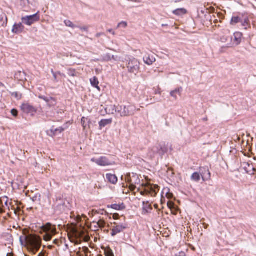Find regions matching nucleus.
<instances>
[{
    "instance_id": "20",
    "label": "nucleus",
    "mask_w": 256,
    "mask_h": 256,
    "mask_svg": "<svg viewBox=\"0 0 256 256\" xmlns=\"http://www.w3.org/2000/svg\"><path fill=\"white\" fill-rule=\"evenodd\" d=\"M187 12V10L184 8H180L172 11V13L176 16H182L185 14Z\"/></svg>"
},
{
    "instance_id": "41",
    "label": "nucleus",
    "mask_w": 256,
    "mask_h": 256,
    "mask_svg": "<svg viewBox=\"0 0 256 256\" xmlns=\"http://www.w3.org/2000/svg\"><path fill=\"white\" fill-rule=\"evenodd\" d=\"M168 206L170 209H172L174 208V204L173 202L169 201L168 202Z\"/></svg>"
},
{
    "instance_id": "44",
    "label": "nucleus",
    "mask_w": 256,
    "mask_h": 256,
    "mask_svg": "<svg viewBox=\"0 0 256 256\" xmlns=\"http://www.w3.org/2000/svg\"><path fill=\"white\" fill-rule=\"evenodd\" d=\"M107 31L110 33H111L113 36H115L116 35V32H114V31L112 29H108L107 30Z\"/></svg>"
},
{
    "instance_id": "43",
    "label": "nucleus",
    "mask_w": 256,
    "mask_h": 256,
    "mask_svg": "<svg viewBox=\"0 0 256 256\" xmlns=\"http://www.w3.org/2000/svg\"><path fill=\"white\" fill-rule=\"evenodd\" d=\"M106 256H114L112 250L107 251L105 252Z\"/></svg>"
},
{
    "instance_id": "13",
    "label": "nucleus",
    "mask_w": 256,
    "mask_h": 256,
    "mask_svg": "<svg viewBox=\"0 0 256 256\" xmlns=\"http://www.w3.org/2000/svg\"><path fill=\"white\" fill-rule=\"evenodd\" d=\"M143 60L146 64L150 66L156 62V60L153 54H147L144 57Z\"/></svg>"
},
{
    "instance_id": "48",
    "label": "nucleus",
    "mask_w": 256,
    "mask_h": 256,
    "mask_svg": "<svg viewBox=\"0 0 256 256\" xmlns=\"http://www.w3.org/2000/svg\"><path fill=\"white\" fill-rule=\"evenodd\" d=\"M102 35H104V34L103 33H102V32H100V33H98L96 34V36L97 38H98L100 37V36H102Z\"/></svg>"
},
{
    "instance_id": "19",
    "label": "nucleus",
    "mask_w": 256,
    "mask_h": 256,
    "mask_svg": "<svg viewBox=\"0 0 256 256\" xmlns=\"http://www.w3.org/2000/svg\"><path fill=\"white\" fill-rule=\"evenodd\" d=\"M234 42L236 43V45H238L241 42L242 34L239 32H237L234 34Z\"/></svg>"
},
{
    "instance_id": "7",
    "label": "nucleus",
    "mask_w": 256,
    "mask_h": 256,
    "mask_svg": "<svg viewBox=\"0 0 256 256\" xmlns=\"http://www.w3.org/2000/svg\"><path fill=\"white\" fill-rule=\"evenodd\" d=\"M127 228V226L125 224H118L114 222V226L111 230V235L112 236H115L118 234L122 232Z\"/></svg>"
},
{
    "instance_id": "24",
    "label": "nucleus",
    "mask_w": 256,
    "mask_h": 256,
    "mask_svg": "<svg viewBox=\"0 0 256 256\" xmlns=\"http://www.w3.org/2000/svg\"><path fill=\"white\" fill-rule=\"evenodd\" d=\"M182 90V88H176V90L172 91L170 93V94L172 97H174V98H176V94H178L180 95Z\"/></svg>"
},
{
    "instance_id": "34",
    "label": "nucleus",
    "mask_w": 256,
    "mask_h": 256,
    "mask_svg": "<svg viewBox=\"0 0 256 256\" xmlns=\"http://www.w3.org/2000/svg\"><path fill=\"white\" fill-rule=\"evenodd\" d=\"M97 225L98 228H102L105 226L106 222L103 220H100L97 222Z\"/></svg>"
},
{
    "instance_id": "46",
    "label": "nucleus",
    "mask_w": 256,
    "mask_h": 256,
    "mask_svg": "<svg viewBox=\"0 0 256 256\" xmlns=\"http://www.w3.org/2000/svg\"><path fill=\"white\" fill-rule=\"evenodd\" d=\"M80 29L82 30H84V31H88V28L86 26H84V27H80Z\"/></svg>"
},
{
    "instance_id": "38",
    "label": "nucleus",
    "mask_w": 256,
    "mask_h": 256,
    "mask_svg": "<svg viewBox=\"0 0 256 256\" xmlns=\"http://www.w3.org/2000/svg\"><path fill=\"white\" fill-rule=\"evenodd\" d=\"M228 36H227L226 35H224V36H223L220 37V40L222 42L224 43V42H226L228 41Z\"/></svg>"
},
{
    "instance_id": "29",
    "label": "nucleus",
    "mask_w": 256,
    "mask_h": 256,
    "mask_svg": "<svg viewBox=\"0 0 256 256\" xmlns=\"http://www.w3.org/2000/svg\"><path fill=\"white\" fill-rule=\"evenodd\" d=\"M249 22L250 21L248 18H245L244 19H242L240 21L242 25L244 26H246L245 29H247L246 26L249 25Z\"/></svg>"
},
{
    "instance_id": "52",
    "label": "nucleus",
    "mask_w": 256,
    "mask_h": 256,
    "mask_svg": "<svg viewBox=\"0 0 256 256\" xmlns=\"http://www.w3.org/2000/svg\"><path fill=\"white\" fill-rule=\"evenodd\" d=\"M44 256V254H42V252L39 254L38 256Z\"/></svg>"
},
{
    "instance_id": "30",
    "label": "nucleus",
    "mask_w": 256,
    "mask_h": 256,
    "mask_svg": "<svg viewBox=\"0 0 256 256\" xmlns=\"http://www.w3.org/2000/svg\"><path fill=\"white\" fill-rule=\"evenodd\" d=\"M64 23L66 26L70 27L73 28L76 27H78V26L74 24L70 20H65L64 21Z\"/></svg>"
},
{
    "instance_id": "47",
    "label": "nucleus",
    "mask_w": 256,
    "mask_h": 256,
    "mask_svg": "<svg viewBox=\"0 0 256 256\" xmlns=\"http://www.w3.org/2000/svg\"><path fill=\"white\" fill-rule=\"evenodd\" d=\"M112 60H115V61L118 60V58H117V56H111V60H112Z\"/></svg>"
},
{
    "instance_id": "36",
    "label": "nucleus",
    "mask_w": 256,
    "mask_h": 256,
    "mask_svg": "<svg viewBox=\"0 0 256 256\" xmlns=\"http://www.w3.org/2000/svg\"><path fill=\"white\" fill-rule=\"evenodd\" d=\"M12 96H14L18 100H20L22 98V94L18 92H14L12 94Z\"/></svg>"
},
{
    "instance_id": "14",
    "label": "nucleus",
    "mask_w": 256,
    "mask_h": 256,
    "mask_svg": "<svg viewBox=\"0 0 256 256\" xmlns=\"http://www.w3.org/2000/svg\"><path fill=\"white\" fill-rule=\"evenodd\" d=\"M24 30V26L22 23L15 24L12 28V32L16 34L21 33Z\"/></svg>"
},
{
    "instance_id": "33",
    "label": "nucleus",
    "mask_w": 256,
    "mask_h": 256,
    "mask_svg": "<svg viewBox=\"0 0 256 256\" xmlns=\"http://www.w3.org/2000/svg\"><path fill=\"white\" fill-rule=\"evenodd\" d=\"M64 130V128H59L55 129L52 128L51 130V132H53L54 135L56 134L58 132L61 133Z\"/></svg>"
},
{
    "instance_id": "25",
    "label": "nucleus",
    "mask_w": 256,
    "mask_h": 256,
    "mask_svg": "<svg viewBox=\"0 0 256 256\" xmlns=\"http://www.w3.org/2000/svg\"><path fill=\"white\" fill-rule=\"evenodd\" d=\"M192 180L198 182L200 179V174L198 172H194L191 176Z\"/></svg>"
},
{
    "instance_id": "50",
    "label": "nucleus",
    "mask_w": 256,
    "mask_h": 256,
    "mask_svg": "<svg viewBox=\"0 0 256 256\" xmlns=\"http://www.w3.org/2000/svg\"><path fill=\"white\" fill-rule=\"evenodd\" d=\"M167 196L168 198H170L172 196V194H167Z\"/></svg>"
},
{
    "instance_id": "8",
    "label": "nucleus",
    "mask_w": 256,
    "mask_h": 256,
    "mask_svg": "<svg viewBox=\"0 0 256 256\" xmlns=\"http://www.w3.org/2000/svg\"><path fill=\"white\" fill-rule=\"evenodd\" d=\"M22 110L25 113L34 115L36 112V109L29 104H23L21 106Z\"/></svg>"
},
{
    "instance_id": "35",
    "label": "nucleus",
    "mask_w": 256,
    "mask_h": 256,
    "mask_svg": "<svg viewBox=\"0 0 256 256\" xmlns=\"http://www.w3.org/2000/svg\"><path fill=\"white\" fill-rule=\"evenodd\" d=\"M128 26V23L126 22L122 21L120 22L117 26V28H126Z\"/></svg>"
},
{
    "instance_id": "53",
    "label": "nucleus",
    "mask_w": 256,
    "mask_h": 256,
    "mask_svg": "<svg viewBox=\"0 0 256 256\" xmlns=\"http://www.w3.org/2000/svg\"><path fill=\"white\" fill-rule=\"evenodd\" d=\"M156 94H161V92H156Z\"/></svg>"
},
{
    "instance_id": "9",
    "label": "nucleus",
    "mask_w": 256,
    "mask_h": 256,
    "mask_svg": "<svg viewBox=\"0 0 256 256\" xmlns=\"http://www.w3.org/2000/svg\"><path fill=\"white\" fill-rule=\"evenodd\" d=\"M154 154H158L160 155L164 154L166 152V148L163 144H158L152 149Z\"/></svg>"
},
{
    "instance_id": "11",
    "label": "nucleus",
    "mask_w": 256,
    "mask_h": 256,
    "mask_svg": "<svg viewBox=\"0 0 256 256\" xmlns=\"http://www.w3.org/2000/svg\"><path fill=\"white\" fill-rule=\"evenodd\" d=\"M128 182L130 184V188L133 190L136 188V186L134 185V183H138L140 180L138 179V176L137 175H134L132 177H130V178H128Z\"/></svg>"
},
{
    "instance_id": "6",
    "label": "nucleus",
    "mask_w": 256,
    "mask_h": 256,
    "mask_svg": "<svg viewBox=\"0 0 256 256\" xmlns=\"http://www.w3.org/2000/svg\"><path fill=\"white\" fill-rule=\"evenodd\" d=\"M114 111L118 113L121 116H126L130 114V111L128 110V108L126 106H112V114L114 113Z\"/></svg>"
},
{
    "instance_id": "55",
    "label": "nucleus",
    "mask_w": 256,
    "mask_h": 256,
    "mask_svg": "<svg viewBox=\"0 0 256 256\" xmlns=\"http://www.w3.org/2000/svg\"><path fill=\"white\" fill-rule=\"evenodd\" d=\"M3 86V84L2 82H0V86Z\"/></svg>"
},
{
    "instance_id": "18",
    "label": "nucleus",
    "mask_w": 256,
    "mask_h": 256,
    "mask_svg": "<svg viewBox=\"0 0 256 256\" xmlns=\"http://www.w3.org/2000/svg\"><path fill=\"white\" fill-rule=\"evenodd\" d=\"M90 82L92 86L93 87L96 88L98 90L100 91V89L98 86L99 82L97 78H96V76H94L93 78L90 79Z\"/></svg>"
},
{
    "instance_id": "32",
    "label": "nucleus",
    "mask_w": 256,
    "mask_h": 256,
    "mask_svg": "<svg viewBox=\"0 0 256 256\" xmlns=\"http://www.w3.org/2000/svg\"><path fill=\"white\" fill-rule=\"evenodd\" d=\"M88 119L85 117H82L81 120V124L83 127L84 130H85L86 127V122Z\"/></svg>"
},
{
    "instance_id": "4",
    "label": "nucleus",
    "mask_w": 256,
    "mask_h": 256,
    "mask_svg": "<svg viewBox=\"0 0 256 256\" xmlns=\"http://www.w3.org/2000/svg\"><path fill=\"white\" fill-rule=\"evenodd\" d=\"M90 160L92 162L102 166H112L115 164L114 161L110 160L107 157L104 156H100L98 158H94Z\"/></svg>"
},
{
    "instance_id": "23",
    "label": "nucleus",
    "mask_w": 256,
    "mask_h": 256,
    "mask_svg": "<svg viewBox=\"0 0 256 256\" xmlns=\"http://www.w3.org/2000/svg\"><path fill=\"white\" fill-rule=\"evenodd\" d=\"M46 103L48 106L52 107L54 106L56 104V102L54 98L49 97Z\"/></svg>"
},
{
    "instance_id": "12",
    "label": "nucleus",
    "mask_w": 256,
    "mask_h": 256,
    "mask_svg": "<svg viewBox=\"0 0 256 256\" xmlns=\"http://www.w3.org/2000/svg\"><path fill=\"white\" fill-rule=\"evenodd\" d=\"M152 208L150 204H148V202H143V206L142 208V215H146L151 212Z\"/></svg>"
},
{
    "instance_id": "15",
    "label": "nucleus",
    "mask_w": 256,
    "mask_h": 256,
    "mask_svg": "<svg viewBox=\"0 0 256 256\" xmlns=\"http://www.w3.org/2000/svg\"><path fill=\"white\" fill-rule=\"evenodd\" d=\"M65 204L64 200L61 198H57L54 205L56 208L61 210Z\"/></svg>"
},
{
    "instance_id": "54",
    "label": "nucleus",
    "mask_w": 256,
    "mask_h": 256,
    "mask_svg": "<svg viewBox=\"0 0 256 256\" xmlns=\"http://www.w3.org/2000/svg\"><path fill=\"white\" fill-rule=\"evenodd\" d=\"M57 74H60V75H62V74H60V72H58Z\"/></svg>"
},
{
    "instance_id": "31",
    "label": "nucleus",
    "mask_w": 256,
    "mask_h": 256,
    "mask_svg": "<svg viewBox=\"0 0 256 256\" xmlns=\"http://www.w3.org/2000/svg\"><path fill=\"white\" fill-rule=\"evenodd\" d=\"M74 234L76 238H80L83 234V232H79L77 230H74Z\"/></svg>"
},
{
    "instance_id": "17",
    "label": "nucleus",
    "mask_w": 256,
    "mask_h": 256,
    "mask_svg": "<svg viewBox=\"0 0 256 256\" xmlns=\"http://www.w3.org/2000/svg\"><path fill=\"white\" fill-rule=\"evenodd\" d=\"M106 178L108 181L112 184H115L118 182V178L115 174H107Z\"/></svg>"
},
{
    "instance_id": "5",
    "label": "nucleus",
    "mask_w": 256,
    "mask_h": 256,
    "mask_svg": "<svg viewBox=\"0 0 256 256\" xmlns=\"http://www.w3.org/2000/svg\"><path fill=\"white\" fill-rule=\"evenodd\" d=\"M38 13L39 12H38L34 14L22 17V22L26 25L29 26H31L40 20V16Z\"/></svg>"
},
{
    "instance_id": "40",
    "label": "nucleus",
    "mask_w": 256,
    "mask_h": 256,
    "mask_svg": "<svg viewBox=\"0 0 256 256\" xmlns=\"http://www.w3.org/2000/svg\"><path fill=\"white\" fill-rule=\"evenodd\" d=\"M38 98H40V99H42V100H44L46 102H47V101L48 100V99L49 98V97H47V96H42V95H39L38 96Z\"/></svg>"
},
{
    "instance_id": "16",
    "label": "nucleus",
    "mask_w": 256,
    "mask_h": 256,
    "mask_svg": "<svg viewBox=\"0 0 256 256\" xmlns=\"http://www.w3.org/2000/svg\"><path fill=\"white\" fill-rule=\"evenodd\" d=\"M243 166H244V168L248 174H254L255 170L252 164H250L248 162H244V163Z\"/></svg>"
},
{
    "instance_id": "1",
    "label": "nucleus",
    "mask_w": 256,
    "mask_h": 256,
    "mask_svg": "<svg viewBox=\"0 0 256 256\" xmlns=\"http://www.w3.org/2000/svg\"><path fill=\"white\" fill-rule=\"evenodd\" d=\"M20 241L22 246H27L32 252L38 251L41 246V240L36 236H26L23 234L20 237Z\"/></svg>"
},
{
    "instance_id": "22",
    "label": "nucleus",
    "mask_w": 256,
    "mask_h": 256,
    "mask_svg": "<svg viewBox=\"0 0 256 256\" xmlns=\"http://www.w3.org/2000/svg\"><path fill=\"white\" fill-rule=\"evenodd\" d=\"M205 173L204 172L200 174L204 181L210 179V173L209 170L207 168H204Z\"/></svg>"
},
{
    "instance_id": "3",
    "label": "nucleus",
    "mask_w": 256,
    "mask_h": 256,
    "mask_svg": "<svg viewBox=\"0 0 256 256\" xmlns=\"http://www.w3.org/2000/svg\"><path fill=\"white\" fill-rule=\"evenodd\" d=\"M42 230L45 233L44 239L46 241H50L52 236L56 234L55 226H52L50 223H48L42 227Z\"/></svg>"
},
{
    "instance_id": "37",
    "label": "nucleus",
    "mask_w": 256,
    "mask_h": 256,
    "mask_svg": "<svg viewBox=\"0 0 256 256\" xmlns=\"http://www.w3.org/2000/svg\"><path fill=\"white\" fill-rule=\"evenodd\" d=\"M103 59L105 61H110L111 60V56L109 54H104L103 56Z\"/></svg>"
},
{
    "instance_id": "28",
    "label": "nucleus",
    "mask_w": 256,
    "mask_h": 256,
    "mask_svg": "<svg viewBox=\"0 0 256 256\" xmlns=\"http://www.w3.org/2000/svg\"><path fill=\"white\" fill-rule=\"evenodd\" d=\"M242 18L238 16H233L231 20V24H234L240 22Z\"/></svg>"
},
{
    "instance_id": "51",
    "label": "nucleus",
    "mask_w": 256,
    "mask_h": 256,
    "mask_svg": "<svg viewBox=\"0 0 256 256\" xmlns=\"http://www.w3.org/2000/svg\"><path fill=\"white\" fill-rule=\"evenodd\" d=\"M6 256H13V254L12 252H8Z\"/></svg>"
},
{
    "instance_id": "21",
    "label": "nucleus",
    "mask_w": 256,
    "mask_h": 256,
    "mask_svg": "<svg viewBox=\"0 0 256 256\" xmlns=\"http://www.w3.org/2000/svg\"><path fill=\"white\" fill-rule=\"evenodd\" d=\"M112 122V119L102 120L99 122V125L100 128L106 126L110 124Z\"/></svg>"
},
{
    "instance_id": "56",
    "label": "nucleus",
    "mask_w": 256,
    "mask_h": 256,
    "mask_svg": "<svg viewBox=\"0 0 256 256\" xmlns=\"http://www.w3.org/2000/svg\"><path fill=\"white\" fill-rule=\"evenodd\" d=\"M154 206H155V208H156L157 205H156V204H155V205H154Z\"/></svg>"
},
{
    "instance_id": "45",
    "label": "nucleus",
    "mask_w": 256,
    "mask_h": 256,
    "mask_svg": "<svg viewBox=\"0 0 256 256\" xmlns=\"http://www.w3.org/2000/svg\"><path fill=\"white\" fill-rule=\"evenodd\" d=\"M52 72L53 74L54 80L56 81V74L52 70Z\"/></svg>"
},
{
    "instance_id": "39",
    "label": "nucleus",
    "mask_w": 256,
    "mask_h": 256,
    "mask_svg": "<svg viewBox=\"0 0 256 256\" xmlns=\"http://www.w3.org/2000/svg\"><path fill=\"white\" fill-rule=\"evenodd\" d=\"M110 207L116 210H120L121 208V206L120 205L116 204L111 205Z\"/></svg>"
},
{
    "instance_id": "26",
    "label": "nucleus",
    "mask_w": 256,
    "mask_h": 256,
    "mask_svg": "<svg viewBox=\"0 0 256 256\" xmlns=\"http://www.w3.org/2000/svg\"><path fill=\"white\" fill-rule=\"evenodd\" d=\"M0 201L2 204L3 208H8L9 209V206L8 204V198L7 197L3 198L0 200Z\"/></svg>"
},
{
    "instance_id": "2",
    "label": "nucleus",
    "mask_w": 256,
    "mask_h": 256,
    "mask_svg": "<svg viewBox=\"0 0 256 256\" xmlns=\"http://www.w3.org/2000/svg\"><path fill=\"white\" fill-rule=\"evenodd\" d=\"M126 66L128 72L136 75L139 72L140 69V62L138 59L132 57L128 60Z\"/></svg>"
},
{
    "instance_id": "10",
    "label": "nucleus",
    "mask_w": 256,
    "mask_h": 256,
    "mask_svg": "<svg viewBox=\"0 0 256 256\" xmlns=\"http://www.w3.org/2000/svg\"><path fill=\"white\" fill-rule=\"evenodd\" d=\"M158 190H156V188L152 186H148L145 188L144 191H141L140 194L144 195L145 193L150 194L152 196H155Z\"/></svg>"
},
{
    "instance_id": "42",
    "label": "nucleus",
    "mask_w": 256,
    "mask_h": 256,
    "mask_svg": "<svg viewBox=\"0 0 256 256\" xmlns=\"http://www.w3.org/2000/svg\"><path fill=\"white\" fill-rule=\"evenodd\" d=\"M11 114L12 116H18V112L17 110H16L15 109H12L11 110Z\"/></svg>"
},
{
    "instance_id": "27",
    "label": "nucleus",
    "mask_w": 256,
    "mask_h": 256,
    "mask_svg": "<svg viewBox=\"0 0 256 256\" xmlns=\"http://www.w3.org/2000/svg\"><path fill=\"white\" fill-rule=\"evenodd\" d=\"M68 76L73 77L78 76V73L76 72L75 70L72 68H70L68 70Z\"/></svg>"
},
{
    "instance_id": "49",
    "label": "nucleus",
    "mask_w": 256,
    "mask_h": 256,
    "mask_svg": "<svg viewBox=\"0 0 256 256\" xmlns=\"http://www.w3.org/2000/svg\"><path fill=\"white\" fill-rule=\"evenodd\" d=\"M5 209L6 208H3V207L2 208H0V213H2L3 212H4Z\"/></svg>"
}]
</instances>
